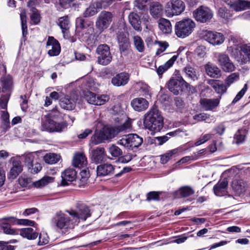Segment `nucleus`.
<instances>
[{
    "label": "nucleus",
    "instance_id": "nucleus-45",
    "mask_svg": "<svg viewBox=\"0 0 250 250\" xmlns=\"http://www.w3.org/2000/svg\"><path fill=\"white\" fill-rule=\"evenodd\" d=\"M60 159V156L56 153L46 154L43 157L44 161L47 164H54L57 163Z\"/></svg>",
    "mask_w": 250,
    "mask_h": 250
},
{
    "label": "nucleus",
    "instance_id": "nucleus-9",
    "mask_svg": "<svg viewBox=\"0 0 250 250\" xmlns=\"http://www.w3.org/2000/svg\"><path fill=\"white\" fill-rule=\"evenodd\" d=\"M167 84L168 89L175 95L179 94L184 87L188 88V83L182 77L170 79Z\"/></svg>",
    "mask_w": 250,
    "mask_h": 250
},
{
    "label": "nucleus",
    "instance_id": "nucleus-37",
    "mask_svg": "<svg viewBox=\"0 0 250 250\" xmlns=\"http://www.w3.org/2000/svg\"><path fill=\"white\" fill-rule=\"evenodd\" d=\"M193 14L194 16H212L213 14L208 7L203 5L199 7L194 10Z\"/></svg>",
    "mask_w": 250,
    "mask_h": 250
},
{
    "label": "nucleus",
    "instance_id": "nucleus-12",
    "mask_svg": "<svg viewBox=\"0 0 250 250\" xmlns=\"http://www.w3.org/2000/svg\"><path fill=\"white\" fill-rule=\"evenodd\" d=\"M153 0H135L134 1V7L132 12H127V9L124 12V14H128V16H138L139 14H142V11H144L146 9V4L151 3Z\"/></svg>",
    "mask_w": 250,
    "mask_h": 250
},
{
    "label": "nucleus",
    "instance_id": "nucleus-5",
    "mask_svg": "<svg viewBox=\"0 0 250 250\" xmlns=\"http://www.w3.org/2000/svg\"><path fill=\"white\" fill-rule=\"evenodd\" d=\"M143 142V138L138 135L129 134L118 141L117 144L123 146L127 148L133 149L134 147L140 146Z\"/></svg>",
    "mask_w": 250,
    "mask_h": 250
},
{
    "label": "nucleus",
    "instance_id": "nucleus-19",
    "mask_svg": "<svg viewBox=\"0 0 250 250\" xmlns=\"http://www.w3.org/2000/svg\"><path fill=\"white\" fill-rule=\"evenodd\" d=\"M131 104L135 110L140 112L146 110L148 107L149 103L144 98H137L131 101Z\"/></svg>",
    "mask_w": 250,
    "mask_h": 250
},
{
    "label": "nucleus",
    "instance_id": "nucleus-17",
    "mask_svg": "<svg viewBox=\"0 0 250 250\" xmlns=\"http://www.w3.org/2000/svg\"><path fill=\"white\" fill-rule=\"evenodd\" d=\"M129 77L128 73L121 72L112 78L111 83L115 86H124L128 83Z\"/></svg>",
    "mask_w": 250,
    "mask_h": 250
},
{
    "label": "nucleus",
    "instance_id": "nucleus-8",
    "mask_svg": "<svg viewBox=\"0 0 250 250\" xmlns=\"http://www.w3.org/2000/svg\"><path fill=\"white\" fill-rule=\"evenodd\" d=\"M84 99L90 104L95 105H102L108 101L109 97L106 94H96L91 91L84 93Z\"/></svg>",
    "mask_w": 250,
    "mask_h": 250
},
{
    "label": "nucleus",
    "instance_id": "nucleus-41",
    "mask_svg": "<svg viewBox=\"0 0 250 250\" xmlns=\"http://www.w3.org/2000/svg\"><path fill=\"white\" fill-rule=\"evenodd\" d=\"M52 124H53V120L52 119H51L49 116H44L42 122V130L49 132L50 129H53L52 126Z\"/></svg>",
    "mask_w": 250,
    "mask_h": 250
},
{
    "label": "nucleus",
    "instance_id": "nucleus-56",
    "mask_svg": "<svg viewBox=\"0 0 250 250\" xmlns=\"http://www.w3.org/2000/svg\"><path fill=\"white\" fill-rule=\"evenodd\" d=\"M248 89V85L245 84L243 88L237 93L232 102V104H234L239 101L244 95Z\"/></svg>",
    "mask_w": 250,
    "mask_h": 250
},
{
    "label": "nucleus",
    "instance_id": "nucleus-27",
    "mask_svg": "<svg viewBox=\"0 0 250 250\" xmlns=\"http://www.w3.org/2000/svg\"><path fill=\"white\" fill-rule=\"evenodd\" d=\"M231 187L236 194L239 195L245 191L246 184L242 179H235L232 182Z\"/></svg>",
    "mask_w": 250,
    "mask_h": 250
},
{
    "label": "nucleus",
    "instance_id": "nucleus-1",
    "mask_svg": "<svg viewBox=\"0 0 250 250\" xmlns=\"http://www.w3.org/2000/svg\"><path fill=\"white\" fill-rule=\"evenodd\" d=\"M131 120H127L123 124L114 127L105 125L99 132L93 135L91 142L93 145H98L104 143L106 141H110L119 133L125 131L131 127Z\"/></svg>",
    "mask_w": 250,
    "mask_h": 250
},
{
    "label": "nucleus",
    "instance_id": "nucleus-22",
    "mask_svg": "<svg viewBox=\"0 0 250 250\" xmlns=\"http://www.w3.org/2000/svg\"><path fill=\"white\" fill-rule=\"evenodd\" d=\"M76 177V171L73 168H67L62 174V184L63 186L68 185V182L73 181Z\"/></svg>",
    "mask_w": 250,
    "mask_h": 250
},
{
    "label": "nucleus",
    "instance_id": "nucleus-34",
    "mask_svg": "<svg viewBox=\"0 0 250 250\" xmlns=\"http://www.w3.org/2000/svg\"><path fill=\"white\" fill-rule=\"evenodd\" d=\"M20 234L29 240L35 239L38 235V233L34 231V229L31 228L22 229L20 230Z\"/></svg>",
    "mask_w": 250,
    "mask_h": 250
},
{
    "label": "nucleus",
    "instance_id": "nucleus-51",
    "mask_svg": "<svg viewBox=\"0 0 250 250\" xmlns=\"http://www.w3.org/2000/svg\"><path fill=\"white\" fill-rule=\"evenodd\" d=\"M52 126L53 129H50L49 132H61L67 127V123L65 122L57 123L53 121Z\"/></svg>",
    "mask_w": 250,
    "mask_h": 250
},
{
    "label": "nucleus",
    "instance_id": "nucleus-50",
    "mask_svg": "<svg viewBox=\"0 0 250 250\" xmlns=\"http://www.w3.org/2000/svg\"><path fill=\"white\" fill-rule=\"evenodd\" d=\"M140 17H128L129 21L132 27L136 30H141V21Z\"/></svg>",
    "mask_w": 250,
    "mask_h": 250
},
{
    "label": "nucleus",
    "instance_id": "nucleus-59",
    "mask_svg": "<svg viewBox=\"0 0 250 250\" xmlns=\"http://www.w3.org/2000/svg\"><path fill=\"white\" fill-rule=\"evenodd\" d=\"M99 8H98L94 5H91L87 8L85 12V16H94L97 14Z\"/></svg>",
    "mask_w": 250,
    "mask_h": 250
},
{
    "label": "nucleus",
    "instance_id": "nucleus-40",
    "mask_svg": "<svg viewBox=\"0 0 250 250\" xmlns=\"http://www.w3.org/2000/svg\"><path fill=\"white\" fill-rule=\"evenodd\" d=\"M54 178L50 176H44L41 179L33 182L34 186L37 188H42L54 181Z\"/></svg>",
    "mask_w": 250,
    "mask_h": 250
},
{
    "label": "nucleus",
    "instance_id": "nucleus-25",
    "mask_svg": "<svg viewBox=\"0 0 250 250\" xmlns=\"http://www.w3.org/2000/svg\"><path fill=\"white\" fill-rule=\"evenodd\" d=\"M228 182L227 179L219 181L213 187L214 194L217 196H222L226 194L228 188Z\"/></svg>",
    "mask_w": 250,
    "mask_h": 250
},
{
    "label": "nucleus",
    "instance_id": "nucleus-21",
    "mask_svg": "<svg viewBox=\"0 0 250 250\" xmlns=\"http://www.w3.org/2000/svg\"><path fill=\"white\" fill-rule=\"evenodd\" d=\"M171 16H179L185 9V5L181 0H171Z\"/></svg>",
    "mask_w": 250,
    "mask_h": 250
},
{
    "label": "nucleus",
    "instance_id": "nucleus-26",
    "mask_svg": "<svg viewBox=\"0 0 250 250\" xmlns=\"http://www.w3.org/2000/svg\"><path fill=\"white\" fill-rule=\"evenodd\" d=\"M160 30L165 34H170L172 32V25L170 21L165 18H161L158 21Z\"/></svg>",
    "mask_w": 250,
    "mask_h": 250
},
{
    "label": "nucleus",
    "instance_id": "nucleus-18",
    "mask_svg": "<svg viewBox=\"0 0 250 250\" xmlns=\"http://www.w3.org/2000/svg\"><path fill=\"white\" fill-rule=\"evenodd\" d=\"M106 154L105 149L103 147H98L92 150L91 160L92 161L98 164L106 160Z\"/></svg>",
    "mask_w": 250,
    "mask_h": 250
},
{
    "label": "nucleus",
    "instance_id": "nucleus-33",
    "mask_svg": "<svg viewBox=\"0 0 250 250\" xmlns=\"http://www.w3.org/2000/svg\"><path fill=\"white\" fill-rule=\"evenodd\" d=\"M230 7L236 11H240L250 8V1L238 0L231 4Z\"/></svg>",
    "mask_w": 250,
    "mask_h": 250
},
{
    "label": "nucleus",
    "instance_id": "nucleus-36",
    "mask_svg": "<svg viewBox=\"0 0 250 250\" xmlns=\"http://www.w3.org/2000/svg\"><path fill=\"white\" fill-rule=\"evenodd\" d=\"M135 87L142 96L146 97L149 96L150 97V87L145 83L143 82H137L135 84Z\"/></svg>",
    "mask_w": 250,
    "mask_h": 250
},
{
    "label": "nucleus",
    "instance_id": "nucleus-60",
    "mask_svg": "<svg viewBox=\"0 0 250 250\" xmlns=\"http://www.w3.org/2000/svg\"><path fill=\"white\" fill-rule=\"evenodd\" d=\"M212 134H205L203 136H202L200 138V139L197 140L195 143V145L196 146H198L200 145H202V144L205 143V142H206L207 141H208V140H209V139H210L212 138Z\"/></svg>",
    "mask_w": 250,
    "mask_h": 250
},
{
    "label": "nucleus",
    "instance_id": "nucleus-6",
    "mask_svg": "<svg viewBox=\"0 0 250 250\" xmlns=\"http://www.w3.org/2000/svg\"><path fill=\"white\" fill-rule=\"evenodd\" d=\"M202 39L210 44L216 46L222 44L225 41L224 35L216 31L205 30L200 33Z\"/></svg>",
    "mask_w": 250,
    "mask_h": 250
},
{
    "label": "nucleus",
    "instance_id": "nucleus-48",
    "mask_svg": "<svg viewBox=\"0 0 250 250\" xmlns=\"http://www.w3.org/2000/svg\"><path fill=\"white\" fill-rule=\"evenodd\" d=\"M133 43L135 48L139 52H143L145 49V44L142 38L138 36L133 37Z\"/></svg>",
    "mask_w": 250,
    "mask_h": 250
},
{
    "label": "nucleus",
    "instance_id": "nucleus-47",
    "mask_svg": "<svg viewBox=\"0 0 250 250\" xmlns=\"http://www.w3.org/2000/svg\"><path fill=\"white\" fill-rule=\"evenodd\" d=\"M181 131L179 129H177L174 131L170 132L167 134L166 135L157 137L156 138V140H157L158 142V144L160 146L162 145L164 143L166 142L169 139V136H173L177 135L178 133L180 132Z\"/></svg>",
    "mask_w": 250,
    "mask_h": 250
},
{
    "label": "nucleus",
    "instance_id": "nucleus-16",
    "mask_svg": "<svg viewBox=\"0 0 250 250\" xmlns=\"http://www.w3.org/2000/svg\"><path fill=\"white\" fill-rule=\"evenodd\" d=\"M85 17H79L76 20V36L79 39L84 41L86 36L84 37V28L89 25L87 21L84 18Z\"/></svg>",
    "mask_w": 250,
    "mask_h": 250
},
{
    "label": "nucleus",
    "instance_id": "nucleus-14",
    "mask_svg": "<svg viewBox=\"0 0 250 250\" xmlns=\"http://www.w3.org/2000/svg\"><path fill=\"white\" fill-rule=\"evenodd\" d=\"M207 83L210 85L214 90L215 92L219 95L218 99L220 100L223 94L227 92L228 86L222 82L217 80L209 79L207 80Z\"/></svg>",
    "mask_w": 250,
    "mask_h": 250
},
{
    "label": "nucleus",
    "instance_id": "nucleus-39",
    "mask_svg": "<svg viewBox=\"0 0 250 250\" xmlns=\"http://www.w3.org/2000/svg\"><path fill=\"white\" fill-rule=\"evenodd\" d=\"M183 73L188 78L192 80L197 79V73L196 70L190 66H187L183 69Z\"/></svg>",
    "mask_w": 250,
    "mask_h": 250
},
{
    "label": "nucleus",
    "instance_id": "nucleus-64",
    "mask_svg": "<svg viewBox=\"0 0 250 250\" xmlns=\"http://www.w3.org/2000/svg\"><path fill=\"white\" fill-rule=\"evenodd\" d=\"M81 179L82 183H85L86 182L88 178L90 176L89 172L86 169H83L80 172Z\"/></svg>",
    "mask_w": 250,
    "mask_h": 250
},
{
    "label": "nucleus",
    "instance_id": "nucleus-2",
    "mask_svg": "<svg viewBox=\"0 0 250 250\" xmlns=\"http://www.w3.org/2000/svg\"><path fill=\"white\" fill-rule=\"evenodd\" d=\"M144 124L150 131L159 132L163 127L164 119L158 109L152 108L145 114Z\"/></svg>",
    "mask_w": 250,
    "mask_h": 250
},
{
    "label": "nucleus",
    "instance_id": "nucleus-4",
    "mask_svg": "<svg viewBox=\"0 0 250 250\" xmlns=\"http://www.w3.org/2000/svg\"><path fill=\"white\" fill-rule=\"evenodd\" d=\"M195 26V23L191 19H184L176 23L175 34L179 38H185L192 33Z\"/></svg>",
    "mask_w": 250,
    "mask_h": 250
},
{
    "label": "nucleus",
    "instance_id": "nucleus-55",
    "mask_svg": "<svg viewBox=\"0 0 250 250\" xmlns=\"http://www.w3.org/2000/svg\"><path fill=\"white\" fill-rule=\"evenodd\" d=\"M42 167L41 165L37 162H34L32 165L29 166L28 168L29 172L31 173L36 174L41 171Z\"/></svg>",
    "mask_w": 250,
    "mask_h": 250
},
{
    "label": "nucleus",
    "instance_id": "nucleus-3",
    "mask_svg": "<svg viewBox=\"0 0 250 250\" xmlns=\"http://www.w3.org/2000/svg\"><path fill=\"white\" fill-rule=\"evenodd\" d=\"M77 220V218H74L72 215H68L60 212L52 218L51 223L63 232H67L78 225Z\"/></svg>",
    "mask_w": 250,
    "mask_h": 250
},
{
    "label": "nucleus",
    "instance_id": "nucleus-44",
    "mask_svg": "<svg viewBox=\"0 0 250 250\" xmlns=\"http://www.w3.org/2000/svg\"><path fill=\"white\" fill-rule=\"evenodd\" d=\"M182 197H187L194 193V190L189 186H184L176 192Z\"/></svg>",
    "mask_w": 250,
    "mask_h": 250
},
{
    "label": "nucleus",
    "instance_id": "nucleus-49",
    "mask_svg": "<svg viewBox=\"0 0 250 250\" xmlns=\"http://www.w3.org/2000/svg\"><path fill=\"white\" fill-rule=\"evenodd\" d=\"M162 191H150L146 195V201L150 202L151 201H159L160 200V196L162 193Z\"/></svg>",
    "mask_w": 250,
    "mask_h": 250
},
{
    "label": "nucleus",
    "instance_id": "nucleus-63",
    "mask_svg": "<svg viewBox=\"0 0 250 250\" xmlns=\"http://www.w3.org/2000/svg\"><path fill=\"white\" fill-rule=\"evenodd\" d=\"M9 99V95H3L0 98V106L2 109H6L7 103Z\"/></svg>",
    "mask_w": 250,
    "mask_h": 250
},
{
    "label": "nucleus",
    "instance_id": "nucleus-32",
    "mask_svg": "<svg viewBox=\"0 0 250 250\" xmlns=\"http://www.w3.org/2000/svg\"><path fill=\"white\" fill-rule=\"evenodd\" d=\"M177 59V56L174 55L164 65L160 66L157 68V73L160 77H161L163 74L173 64Z\"/></svg>",
    "mask_w": 250,
    "mask_h": 250
},
{
    "label": "nucleus",
    "instance_id": "nucleus-46",
    "mask_svg": "<svg viewBox=\"0 0 250 250\" xmlns=\"http://www.w3.org/2000/svg\"><path fill=\"white\" fill-rule=\"evenodd\" d=\"M107 150L109 153L113 157H118L123 154L122 149L115 145H109Z\"/></svg>",
    "mask_w": 250,
    "mask_h": 250
},
{
    "label": "nucleus",
    "instance_id": "nucleus-57",
    "mask_svg": "<svg viewBox=\"0 0 250 250\" xmlns=\"http://www.w3.org/2000/svg\"><path fill=\"white\" fill-rule=\"evenodd\" d=\"M234 139L237 144L243 143L245 139V131L243 130H239L236 133Z\"/></svg>",
    "mask_w": 250,
    "mask_h": 250
},
{
    "label": "nucleus",
    "instance_id": "nucleus-10",
    "mask_svg": "<svg viewBox=\"0 0 250 250\" xmlns=\"http://www.w3.org/2000/svg\"><path fill=\"white\" fill-rule=\"evenodd\" d=\"M67 212L74 218H77L78 224L80 219L85 221L91 215L89 208L84 204L79 205L76 210H71L67 211Z\"/></svg>",
    "mask_w": 250,
    "mask_h": 250
},
{
    "label": "nucleus",
    "instance_id": "nucleus-24",
    "mask_svg": "<svg viewBox=\"0 0 250 250\" xmlns=\"http://www.w3.org/2000/svg\"><path fill=\"white\" fill-rule=\"evenodd\" d=\"M72 163L75 167H83L87 164V158L83 152H77L73 157Z\"/></svg>",
    "mask_w": 250,
    "mask_h": 250
},
{
    "label": "nucleus",
    "instance_id": "nucleus-20",
    "mask_svg": "<svg viewBox=\"0 0 250 250\" xmlns=\"http://www.w3.org/2000/svg\"><path fill=\"white\" fill-rule=\"evenodd\" d=\"M116 168L111 164L106 163L98 166L97 167V175L99 176L110 175L113 174Z\"/></svg>",
    "mask_w": 250,
    "mask_h": 250
},
{
    "label": "nucleus",
    "instance_id": "nucleus-58",
    "mask_svg": "<svg viewBox=\"0 0 250 250\" xmlns=\"http://www.w3.org/2000/svg\"><path fill=\"white\" fill-rule=\"evenodd\" d=\"M24 162L25 165L28 167L34 163V155L33 153H28L24 156Z\"/></svg>",
    "mask_w": 250,
    "mask_h": 250
},
{
    "label": "nucleus",
    "instance_id": "nucleus-29",
    "mask_svg": "<svg viewBox=\"0 0 250 250\" xmlns=\"http://www.w3.org/2000/svg\"><path fill=\"white\" fill-rule=\"evenodd\" d=\"M206 73L212 78H218L221 76L220 70L214 64L208 63L205 66Z\"/></svg>",
    "mask_w": 250,
    "mask_h": 250
},
{
    "label": "nucleus",
    "instance_id": "nucleus-43",
    "mask_svg": "<svg viewBox=\"0 0 250 250\" xmlns=\"http://www.w3.org/2000/svg\"><path fill=\"white\" fill-rule=\"evenodd\" d=\"M241 47L238 44H233L229 47L228 50L235 58L241 60Z\"/></svg>",
    "mask_w": 250,
    "mask_h": 250
},
{
    "label": "nucleus",
    "instance_id": "nucleus-52",
    "mask_svg": "<svg viewBox=\"0 0 250 250\" xmlns=\"http://www.w3.org/2000/svg\"><path fill=\"white\" fill-rule=\"evenodd\" d=\"M0 227L5 234L11 235L18 234L15 229L11 228L10 224L8 223L2 222L0 225Z\"/></svg>",
    "mask_w": 250,
    "mask_h": 250
},
{
    "label": "nucleus",
    "instance_id": "nucleus-54",
    "mask_svg": "<svg viewBox=\"0 0 250 250\" xmlns=\"http://www.w3.org/2000/svg\"><path fill=\"white\" fill-rule=\"evenodd\" d=\"M239 78V74L237 73H233L229 75L226 80V83L228 87L234 82L237 81Z\"/></svg>",
    "mask_w": 250,
    "mask_h": 250
},
{
    "label": "nucleus",
    "instance_id": "nucleus-38",
    "mask_svg": "<svg viewBox=\"0 0 250 250\" xmlns=\"http://www.w3.org/2000/svg\"><path fill=\"white\" fill-rule=\"evenodd\" d=\"M58 25L61 28L63 34L66 33L69 29L70 23L68 17H61L58 21Z\"/></svg>",
    "mask_w": 250,
    "mask_h": 250
},
{
    "label": "nucleus",
    "instance_id": "nucleus-7",
    "mask_svg": "<svg viewBox=\"0 0 250 250\" xmlns=\"http://www.w3.org/2000/svg\"><path fill=\"white\" fill-rule=\"evenodd\" d=\"M96 52L99 55L97 60L98 63L106 65L111 62L112 56L110 52L109 47L107 44L99 45L97 48Z\"/></svg>",
    "mask_w": 250,
    "mask_h": 250
},
{
    "label": "nucleus",
    "instance_id": "nucleus-62",
    "mask_svg": "<svg viewBox=\"0 0 250 250\" xmlns=\"http://www.w3.org/2000/svg\"><path fill=\"white\" fill-rule=\"evenodd\" d=\"M31 179L25 176H21L19 178L20 185L22 187H26L30 185L31 183Z\"/></svg>",
    "mask_w": 250,
    "mask_h": 250
},
{
    "label": "nucleus",
    "instance_id": "nucleus-15",
    "mask_svg": "<svg viewBox=\"0 0 250 250\" xmlns=\"http://www.w3.org/2000/svg\"><path fill=\"white\" fill-rule=\"evenodd\" d=\"M48 54L50 56L58 55L61 51V46L59 42L53 37H49L46 42Z\"/></svg>",
    "mask_w": 250,
    "mask_h": 250
},
{
    "label": "nucleus",
    "instance_id": "nucleus-13",
    "mask_svg": "<svg viewBox=\"0 0 250 250\" xmlns=\"http://www.w3.org/2000/svg\"><path fill=\"white\" fill-rule=\"evenodd\" d=\"M78 99V96L75 92L71 93L70 95H67L60 99V106L64 109L73 110L75 107Z\"/></svg>",
    "mask_w": 250,
    "mask_h": 250
},
{
    "label": "nucleus",
    "instance_id": "nucleus-53",
    "mask_svg": "<svg viewBox=\"0 0 250 250\" xmlns=\"http://www.w3.org/2000/svg\"><path fill=\"white\" fill-rule=\"evenodd\" d=\"M241 51H242L247 56V58H242L241 61L243 63H246L250 61V44H246L241 46Z\"/></svg>",
    "mask_w": 250,
    "mask_h": 250
},
{
    "label": "nucleus",
    "instance_id": "nucleus-11",
    "mask_svg": "<svg viewBox=\"0 0 250 250\" xmlns=\"http://www.w3.org/2000/svg\"><path fill=\"white\" fill-rule=\"evenodd\" d=\"M218 64L225 72H232L235 69V66L230 61L229 56L224 53H216Z\"/></svg>",
    "mask_w": 250,
    "mask_h": 250
},
{
    "label": "nucleus",
    "instance_id": "nucleus-42",
    "mask_svg": "<svg viewBox=\"0 0 250 250\" xmlns=\"http://www.w3.org/2000/svg\"><path fill=\"white\" fill-rule=\"evenodd\" d=\"M179 150L178 148H176L167 151L165 154L161 156V163L166 164L174 155L177 154Z\"/></svg>",
    "mask_w": 250,
    "mask_h": 250
},
{
    "label": "nucleus",
    "instance_id": "nucleus-61",
    "mask_svg": "<svg viewBox=\"0 0 250 250\" xmlns=\"http://www.w3.org/2000/svg\"><path fill=\"white\" fill-rule=\"evenodd\" d=\"M209 118V115L205 113L197 114L193 117V119L197 122L205 121Z\"/></svg>",
    "mask_w": 250,
    "mask_h": 250
},
{
    "label": "nucleus",
    "instance_id": "nucleus-35",
    "mask_svg": "<svg viewBox=\"0 0 250 250\" xmlns=\"http://www.w3.org/2000/svg\"><path fill=\"white\" fill-rule=\"evenodd\" d=\"M111 21V17H99L96 26L100 30H104L108 27Z\"/></svg>",
    "mask_w": 250,
    "mask_h": 250
},
{
    "label": "nucleus",
    "instance_id": "nucleus-28",
    "mask_svg": "<svg viewBox=\"0 0 250 250\" xmlns=\"http://www.w3.org/2000/svg\"><path fill=\"white\" fill-rule=\"evenodd\" d=\"M22 171V166L21 162L19 160H14L12 163V167L9 172V177L12 179H15Z\"/></svg>",
    "mask_w": 250,
    "mask_h": 250
},
{
    "label": "nucleus",
    "instance_id": "nucleus-30",
    "mask_svg": "<svg viewBox=\"0 0 250 250\" xmlns=\"http://www.w3.org/2000/svg\"><path fill=\"white\" fill-rule=\"evenodd\" d=\"M117 39L121 51H124L128 46V40L126 34L123 31L117 33Z\"/></svg>",
    "mask_w": 250,
    "mask_h": 250
},
{
    "label": "nucleus",
    "instance_id": "nucleus-31",
    "mask_svg": "<svg viewBox=\"0 0 250 250\" xmlns=\"http://www.w3.org/2000/svg\"><path fill=\"white\" fill-rule=\"evenodd\" d=\"M163 8L158 1H152L149 5V12L152 16H161L163 13Z\"/></svg>",
    "mask_w": 250,
    "mask_h": 250
},
{
    "label": "nucleus",
    "instance_id": "nucleus-23",
    "mask_svg": "<svg viewBox=\"0 0 250 250\" xmlns=\"http://www.w3.org/2000/svg\"><path fill=\"white\" fill-rule=\"evenodd\" d=\"M219 99H202L200 104L205 110H211L218 106L220 103Z\"/></svg>",
    "mask_w": 250,
    "mask_h": 250
}]
</instances>
